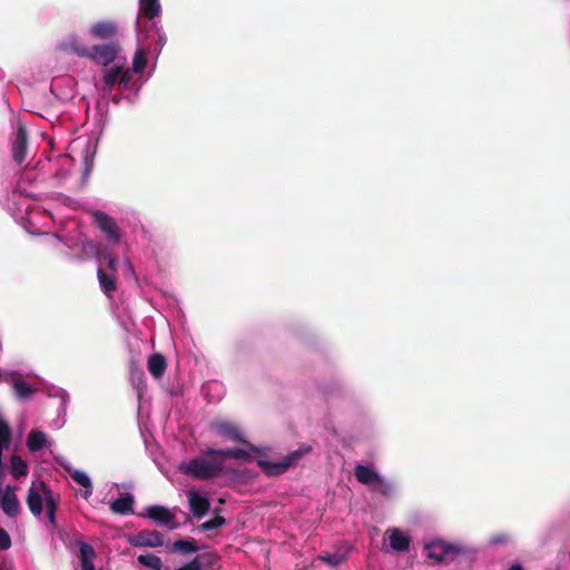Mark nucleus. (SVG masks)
<instances>
[{"label":"nucleus","instance_id":"f257e3e1","mask_svg":"<svg viewBox=\"0 0 570 570\" xmlns=\"http://www.w3.org/2000/svg\"><path fill=\"white\" fill-rule=\"evenodd\" d=\"M249 461L252 455L248 450L240 448L214 449L208 448L202 454L180 466V471L197 480H210L226 473L224 468L226 459Z\"/></svg>","mask_w":570,"mask_h":570},{"label":"nucleus","instance_id":"f03ea898","mask_svg":"<svg viewBox=\"0 0 570 570\" xmlns=\"http://www.w3.org/2000/svg\"><path fill=\"white\" fill-rule=\"evenodd\" d=\"M63 51H70L80 58H87L97 66L108 67L122 50L119 41H109L88 47L77 36L70 37L61 43Z\"/></svg>","mask_w":570,"mask_h":570},{"label":"nucleus","instance_id":"7ed1b4c3","mask_svg":"<svg viewBox=\"0 0 570 570\" xmlns=\"http://www.w3.org/2000/svg\"><path fill=\"white\" fill-rule=\"evenodd\" d=\"M429 559L438 563H450L468 552L461 544L450 543L444 540H433L424 544Z\"/></svg>","mask_w":570,"mask_h":570},{"label":"nucleus","instance_id":"20e7f679","mask_svg":"<svg viewBox=\"0 0 570 570\" xmlns=\"http://www.w3.org/2000/svg\"><path fill=\"white\" fill-rule=\"evenodd\" d=\"M312 448L309 445H303L299 450L293 451L284 456L281 461L271 463L261 461L259 464L264 468L267 475L274 476L285 473L292 465L296 464L298 460L307 454Z\"/></svg>","mask_w":570,"mask_h":570},{"label":"nucleus","instance_id":"39448f33","mask_svg":"<svg viewBox=\"0 0 570 570\" xmlns=\"http://www.w3.org/2000/svg\"><path fill=\"white\" fill-rule=\"evenodd\" d=\"M210 429L214 431L217 435L233 441L237 443H242L246 445L249 450L256 451L253 444H250L243 435V432L238 428L237 424L226 421V420H216L210 423Z\"/></svg>","mask_w":570,"mask_h":570},{"label":"nucleus","instance_id":"423d86ee","mask_svg":"<svg viewBox=\"0 0 570 570\" xmlns=\"http://www.w3.org/2000/svg\"><path fill=\"white\" fill-rule=\"evenodd\" d=\"M52 491L45 482H32L27 494V505L30 512L39 517L43 511V503L47 505V492Z\"/></svg>","mask_w":570,"mask_h":570},{"label":"nucleus","instance_id":"0eeeda50","mask_svg":"<svg viewBox=\"0 0 570 570\" xmlns=\"http://www.w3.org/2000/svg\"><path fill=\"white\" fill-rule=\"evenodd\" d=\"M119 24L115 20H99L94 22L89 28V36L92 39L105 42L119 41Z\"/></svg>","mask_w":570,"mask_h":570},{"label":"nucleus","instance_id":"6e6552de","mask_svg":"<svg viewBox=\"0 0 570 570\" xmlns=\"http://www.w3.org/2000/svg\"><path fill=\"white\" fill-rule=\"evenodd\" d=\"M28 153V132L24 125L19 124L11 142L12 159L17 165H21Z\"/></svg>","mask_w":570,"mask_h":570},{"label":"nucleus","instance_id":"1a4fd4ad","mask_svg":"<svg viewBox=\"0 0 570 570\" xmlns=\"http://www.w3.org/2000/svg\"><path fill=\"white\" fill-rule=\"evenodd\" d=\"M94 223L106 234V236L114 243L120 240V230L116 220L101 210L92 213Z\"/></svg>","mask_w":570,"mask_h":570},{"label":"nucleus","instance_id":"9d476101","mask_svg":"<svg viewBox=\"0 0 570 570\" xmlns=\"http://www.w3.org/2000/svg\"><path fill=\"white\" fill-rule=\"evenodd\" d=\"M141 515L147 517L159 524L169 525V529L177 528V524L174 523L175 514L164 505H149L147 507L146 512Z\"/></svg>","mask_w":570,"mask_h":570},{"label":"nucleus","instance_id":"9b49d317","mask_svg":"<svg viewBox=\"0 0 570 570\" xmlns=\"http://www.w3.org/2000/svg\"><path fill=\"white\" fill-rule=\"evenodd\" d=\"M134 547L157 548L164 544L163 535L157 531L142 530L130 539Z\"/></svg>","mask_w":570,"mask_h":570},{"label":"nucleus","instance_id":"f8f14e48","mask_svg":"<svg viewBox=\"0 0 570 570\" xmlns=\"http://www.w3.org/2000/svg\"><path fill=\"white\" fill-rule=\"evenodd\" d=\"M4 382L11 384L16 395L20 399H26L36 392V389L26 382L18 373L6 374Z\"/></svg>","mask_w":570,"mask_h":570},{"label":"nucleus","instance_id":"ddd939ff","mask_svg":"<svg viewBox=\"0 0 570 570\" xmlns=\"http://www.w3.org/2000/svg\"><path fill=\"white\" fill-rule=\"evenodd\" d=\"M188 503L191 513L196 518H202L205 515L210 508L209 500L196 491H190L188 493Z\"/></svg>","mask_w":570,"mask_h":570},{"label":"nucleus","instance_id":"4468645a","mask_svg":"<svg viewBox=\"0 0 570 570\" xmlns=\"http://www.w3.org/2000/svg\"><path fill=\"white\" fill-rule=\"evenodd\" d=\"M117 274L112 272L105 271L104 266H99L97 271V277L99 281V285L101 291L107 295L111 296L112 293L117 291Z\"/></svg>","mask_w":570,"mask_h":570},{"label":"nucleus","instance_id":"2eb2a0df","mask_svg":"<svg viewBox=\"0 0 570 570\" xmlns=\"http://www.w3.org/2000/svg\"><path fill=\"white\" fill-rule=\"evenodd\" d=\"M147 368L154 379H161L167 368L166 357L161 353L151 354L147 360Z\"/></svg>","mask_w":570,"mask_h":570},{"label":"nucleus","instance_id":"dca6fc26","mask_svg":"<svg viewBox=\"0 0 570 570\" xmlns=\"http://www.w3.org/2000/svg\"><path fill=\"white\" fill-rule=\"evenodd\" d=\"M0 504L8 517H16L20 511L19 500L10 487L4 490Z\"/></svg>","mask_w":570,"mask_h":570},{"label":"nucleus","instance_id":"f3484780","mask_svg":"<svg viewBox=\"0 0 570 570\" xmlns=\"http://www.w3.org/2000/svg\"><path fill=\"white\" fill-rule=\"evenodd\" d=\"M132 505L134 497L129 493H125L111 502L110 510L116 514L126 515L134 513Z\"/></svg>","mask_w":570,"mask_h":570},{"label":"nucleus","instance_id":"a211bd4d","mask_svg":"<svg viewBox=\"0 0 570 570\" xmlns=\"http://www.w3.org/2000/svg\"><path fill=\"white\" fill-rule=\"evenodd\" d=\"M354 475L360 483L367 487H372L380 476V474L374 469L363 464L355 465Z\"/></svg>","mask_w":570,"mask_h":570},{"label":"nucleus","instance_id":"6ab92c4d","mask_svg":"<svg viewBox=\"0 0 570 570\" xmlns=\"http://www.w3.org/2000/svg\"><path fill=\"white\" fill-rule=\"evenodd\" d=\"M390 546L397 552H405L410 549V538L399 529H393L389 537Z\"/></svg>","mask_w":570,"mask_h":570},{"label":"nucleus","instance_id":"aec40b11","mask_svg":"<svg viewBox=\"0 0 570 570\" xmlns=\"http://www.w3.org/2000/svg\"><path fill=\"white\" fill-rule=\"evenodd\" d=\"M79 557L81 561V570H95L92 560L96 557V552L90 544L79 542Z\"/></svg>","mask_w":570,"mask_h":570},{"label":"nucleus","instance_id":"412c9836","mask_svg":"<svg viewBox=\"0 0 570 570\" xmlns=\"http://www.w3.org/2000/svg\"><path fill=\"white\" fill-rule=\"evenodd\" d=\"M139 11L145 18L153 20L160 12L159 0H139Z\"/></svg>","mask_w":570,"mask_h":570},{"label":"nucleus","instance_id":"4be33fe9","mask_svg":"<svg viewBox=\"0 0 570 570\" xmlns=\"http://www.w3.org/2000/svg\"><path fill=\"white\" fill-rule=\"evenodd\" d=\"M46 434L41 431L32 430L27 438V446L29 451H40L46 444Z\"/></svg>","mask_w":570,"mask_h":570},{"label":"nucleus","instance_id":"5701e85b","mask_svg":"<svg viewBox=\"0 0 570 570\" xmlns=\"http://www.w3.org/2000/svg\"><path fill=\"white\" fill-rule=\"evenodd\" d=\"M120 73V66L112 67L111 69L105 72L102 78L105 91H111L112 87L118 82Z\"/></svg>","mask_w":570,"mask_h":570},{"label":"nucleus","instance_id":"b1692460","mask_svg":"<svg viewBox=\"0 0 570 570\" xmlns=\"http://www.w3.org/2000/svg\"><path fill=\"white\" fill-rule=\"evenodd\" d=\"M173 549L175 551H179L184 554H188L191 552H197L199 550V547L197 546V543L194 539H185V540H176L173 543Z\"/></svg>","mask_w":570,"mask_h":570},{"label":"nucleus","instance_id":"393cba45","mask_svg":"<svg viewBox=\"0 0 570 570\" xmlns=\"http://www.w3.org/2000/svg\"><path fill=\"white\" fill-rule=\"evenodd\" d=\"M138 562L151 570H161L163 561L154 553L140 554L137 558Z\"/></svg>","mask_w":570,"mask_h":570},{"label":"nucleus","instance_id":"a878e982","mask_svg":"<svg viewBox=\"0 0 570 570\" xmlns=\"http://www.w3.org/2000/svg\"><path fill=\"white\" fill-rule=\"evenodd\" d=\"M99 266H104L105 271L117 274L118 261L109 252H101L98 254Z\"/></svg>","mask_w":570,"mask_h":570},{"label":"nucleus","instance_id":"bb28decb","mask_svg":"<svg viewBox=\"0 0 570 570\" xmlns=\"http://www.w3.org/2000/svg\"><path fill=\"white\" fill-rule=\"evenodd\" d=\"M59 500L56 498L53 491L47 492V505H46V512L47 518L49 522L55 525L56 523V511L58 508Z\"/></svg>","mask_w":570,"mask_h":570},{"label":"nucleus","instance_id":"cd10ccee","mask_svg":"<svg viewBox=\"0 0 570 570\" xmlns=\"http://www.w3.org/2000/svg\"><path fill=\"white\" fill-rule=\"evenodd\" d=\"M11 441L9 425L0 417V466L2 465V451L8 448Z\"/></svg>","mask_w":570,"mask_h":570},{"label":"nucleus","instance_id":"c85d7f7f","mask_svg":"<svg viewBox=\"0 0 570 570\" xmlns=\"http://www.w3.org/2000/svg\"><path fill=\"white\" fill-rule=\"evenodd\" d=\"M371 489L384 497H390L393 492V484L380 475Z\"/></svg>","mask_w":570,"mask_h":570},{"label":"nucleus","instance_id":"c756f323","mask_svg":"<svg viewBox=\"0 0 570 570\" xmlns=\"http://www.w3.org/2000/svg\"><path fill=\"white\" fill-rule=\"evenodd\" d=\"M11 469H12V474L14 475L16 479L27 475V473H28L27 463L19 455H12Z\"/></svg>","mask_w":570,"mask_h":570},{"label":"nucleus","instance_id":"7c9ffc66","mask_svg":"<svg viewBox=\"0 0 570 570\" xmlns=\"http://www.w3.org/2000/svg\"><path fill=\"white\" fill-rule=\"evenodd\" d=\"M202 568H210L214 567L217 561L219 560V557L214 552H206L197 556Z\"/></svg>","mask_w":570,"mask_h":570},{"label":"nucleus","instance_id":"2f4dec72","mask_svg":"<svg viewBox=\"0 0 570 570\" xmlns=\"http://www.w3.org/2000/svg\"><path fill=\"white\" fill-rule=\"evenodd\" d=\"M70 476L79 485L87 488V489L91 488V480L85 472L75 470L73 472H70Z\"/></svg>","mask_w":570,"mask_h":570},{"label":"nucleus","instance_id":"473e14b6","mask_svg":"<svg viewBox=\"0 0 570 570\" xmlns=\"http://www.w3.org/2000/svg\"><path fill=\"white\" fill-rule=\"evenodd\" d=\"M226 523V520L224 517H220V515H215L213 519L204 522L202 525H200V529L203 531H209V530H214V529H218L220 528L222 525H224Z\"/></svg>","mask_w":570,"mask_h":570},{"label":"nucleus","instance_id":"72a5a7b5","mask_svg":"<svg viewBox=\"0 0 570 570\" xmlns=\"http://www.w3.org/2000/svg\"><path fill=\"white\" fill-rule=\"evenodd\" d=\"M320 560L332 567H337L343 562V557L338 553H326L324 556H320Z\"/></svg>","mask_w":570,"mask_h":570},{"label":"nucleus","instance_id":"f704fd0d","mask_svg":"<svg viewBox=\"0 0 570 570\" xmlns=\"http://www.w3.org/2000/svg\"><path fill=\"white\" fill-rule=\"evenodd\" d=\"M11 547V538L9 533L0 528V550H8Z\"/></svg>","mask_w":570,"mask_h":570},{"label":"nucleus","instance_id":"c9c22d12","mask_svg":"<svg viewBox=\"0 0 570 570\" xmlns=\"http://www.w3.org/2000/svg\"><path fill=\"white\" fill-rule=\"evenodd\" d=\"M132 67H134L135 72H140L145 69L146 59L142 57V55H140L138 52L136 53Z\"/></svg>","mask_w":570,"mask_h":570},{"label":"nucleus","instance_id":"e433bc0d","mask_svg":"<svg viewBox=\"0 0 570 570\" xmlns=\"http://www.w3.org/2000/svg\"><path fill=\"white\" fill-rule=\"evenodd\" d=\"M175 570H202L200 562L197 557H195L190 562L176 568Z\"/></svg>","mask_w":570,"mask_h":570},{"label":"nucleus","instance_id":"4c0bfd02","mask_svg":"<svg viewBox=\"0 0 570 570\" xmlns=\"http://www.w3.org/2000/svg\"><path fill=\"white\" fill-rule=\"evenodd\" d=\"M130 81H131V75H130V72H129L128 70H124V69L121 68V73H120V76H119V80H118V82H119L120 85L127 86Z\"/></svg>","mask_w":570,"mask_h":570},{"label":"nucleus","instance_id":"58836bf2","mask_svg":"<svg viewBox=\"0 0 570 570\" xmlns=\"http://www.w3.org/2000/svg\"><path fill=\"white\" fill-rule=\"evenodd\" d=\"M132 375L134 377H136V380L139 382V383H144L145 381V375H144V372L139 368H136L135 371H132Z\"/></svg>","mask_w":570,"mask_h":570},{"label":"nucleus","instance_id":"ea45409f","mask_svg":"<svg viewBox=\"0 0 570 570\" xmlns=\"http://www.w3.org/2000/svg\"><path fill=\"white\" fill-rule=\"evenodd\" d=\"M85 161H86V170H85V174L88 175L90 169H91V165L89 164V159H88V156H86L85 158Z\"/></svg>","mask_w":570,"mask_h":570},{"label":"nucleus","instance_id":"a19ab883","mask_svg":"<svg viewBox=\"0 0 570 570\" xmlns=\"http://www.w3.org/2000/svg\"><path fill=\"white\" fill-rule=\"evenodd\" d=\"M509 570H524L520 564H513Z\"/></svg>","mask_w":570,"mask_h":570},{"label":"nucleus","instance_id":"79ce46f5","mask_svg":"<svg viewBox=\"0 0 570 570\" xmlns=\"http://www.w3.org/2000/svg\"><path fill=\"white\" fill-rule=\"evenodd\" d=\"M4 380H6V376L3 377L2 374L0 373V382H2Z\"/></svg>","mask_w":570,"mask_h":570}]
</instances>
